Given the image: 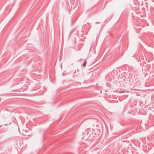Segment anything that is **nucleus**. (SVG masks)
<instances>
[{
	"label": "nucleus",
	"mask_w": 154,
	"mask_h": 154,
	"mask_svg": "<svg viewBox=\"0 0 154 154\" xmlns=\"http://www.w3.org/2000/svg\"><path fill=\"white\" fill-rule=\"evenodd\" d=\"M72 32H71V33L70 32V33L69 34V36H70V35H71V34H72Z\"/></svg>",
	"instance_id": "nucleus-4"
},
{
	"label": "nucleus",
	"mask_w": 154,
	"mask_h": 154,
	"mask_svg": "<svg viewBox=\"0 0 154 154\" xmlns=\"http://www.w3.org/2000/svg\"><path fill=\"white\" fill-rule=\"evenodd\" d=\"M99 23L97 22L95 23H96V24H97V23Z\"/></svg>",
	"instance_id": "nucleus-5"
},
{
	"label": "nucleus",
	"mask_w": 154,
	"mask_h": 154,
	"mask_svg": "<svg viewBox=\"0 0 154 154\" xmlns=\"http://www.w3.org/2000/svg\"><path fill=\"white\" fill-rule=\"evenodd\" d=\"M124 92H125V91H119V93H124Z\"/></svg>",
	"instance_id": "nucleus-3"
},
{
	"label": "nucleus",
	"mask_w": 154,
	"mask_h": 154,
	"mask_svg": "<svg viewBox=\"0 0 154 154\" xmlns=\"http://www.w3.org/2000/svg\"><path fill=\"white\" fill-rule=\"evenodd\" d=\"M86 135L88 137H92L94 136V134L92 131L89 129L88 130Z\"/></svg>",
	"instance_id": "nucleus-1"
},
{
	"label": "nucleus",
	"mask_w": 154,
	"mask_h": 154,
	"mask_svg": "<svg viewBox=\"0 0 154 154\" xmlns=\"http://www.w3.org/2000/svg\"><path fill=\"white\" fill-rule=\"evenodd\" d=\"M8 125V124H5V125Z\"/></svg>",
	"instance_id": "nucleus-6"
},
{
	"label": "nucleus",
	"mask_w": 154,
	"mask_h": 154,
	"mask_svg": "<svg viewBox=\"0 0 154 154\" xmlns=\"http://www.w3.org/2000/svg\"><path fill=\"white\" fill-rule=\"evenodd\" d=\"M86 64V61H85L84 62V63L83 64L82 66L84 67H85V66Z\"/></svg>",
	"instance_id": "nucleus-2"
}]
</instances>
